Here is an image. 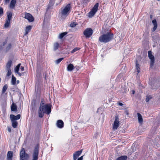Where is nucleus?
Listing matches in <instances>:
<instances>
[{"label": "nucleus", "instance_id": "nucleus-18", "mask_svg": "<svg viewBox=\"0 0 160 160\" xmlns=\"http://www.w3.org/2000/svg\"><path fill=\"white\" fill-rule=\"evenodd\" d=\"M152 23L154 25V27L153 28L152 30V31L153 32L155 31L157 29L158 27V24L156 19H154L152 20Z\"/></svg>", "mask_w": 160, "mask_h": 160}, {"label": "nucleus", "instance_id": "nucleus-26", "mask_svg": "<svg viewBox=\"0 0 160 160\" xmlns=\"http://www.w3.org/2000/svg\"><path fill=\"white\" fill-rule=\"evenodd\" d=\"M59 47V44L58 42L55 43L54 44V50L56 51L57 50Z\"/></svg>", "mask_w": 160, "mask_h": 160}, {"label": "nucleus", "instance_id": "nucleus-13", "mask_svg": "<svg viewBox=\"0 0 160 160\" xmlns=\"http://www.w3.org/2000/svg\"><path fill=\"white\" fill-rule=\"evenodd\" d=\"M56 125L58 128H62L64 127V124L62 120H58L57 121Z\"/></svg>", "mask_w": 160, "mask_h": 160}, {"label": "nucleus", "instance_id": "nucleus-38", "mask_svg": "<svg viewBox=\"0 0 160 160\" xmlns=\"http://www.w3.org/2000/svg\"><path fill=\"white\" fill-rule=\"evenodd\" d=\"M138 119L139 122L140 123V113L138 112L137 113Z\"/></svg>", "mask_w": 160, "mask_h": 160}, {"label": "nucleus", "instance_id": "nucleus-34", "mask_svg": "<svg viewBox=\"0 0 160 160\" xmlns=\"http://www.w3.org/2000/svg\"><path fill=\"white\" fill-rule=\"evenodd\" d=\"M80 49V48L76 47L74 48L72 51H71V53H73L79 50Z\"/></svg>", "mask_w": 160, "mask_h": 160}, {"label": "nucleus", "instance_id": "nucleus-32", "mask_svg": "<svg viewBox=\"0 0 160 160\" xmlns=\"http://www.w3.org/2000/svg\"><path fill=\"white\" fill-rule=\"evenodd\" d=\"M63 59H64V58H60L57 59V60H56V62H55L57 64H59Z\"/></svg>", "mask_w": 160, "mask_h": 160}, {"label": "nucleus", "instance_id": "nucleus-4", "mask_svg": "<svg viewBox=\"0 0 160 160\" xmlns=\"http://www.w3.org/2000/svg\"><path fill=\"white\" fill-rule=\"evenodd\" d=\"M39 144H36L34 148L32 155V160H38V158Z\"/></svg>", "mask_w": 160, "mask_h": 160}, {"label": "nucleus", "instance_id": "nucleus-23", "mask_svg": "<svg viewBox=\"0 0 160 160\" xmlns=\"http://www.w3.org/2000/svg\"><path fill=\"white\" fill-rule=\"evenodd\" d=\"M128 157L126 155L122 156L117 158L116 160H127Z\"/></svg>", "mask_w": 160, "mask_h": 160}, {"label": "nucleus", "instance_id": "nucleus-33", "mask_svg": "<svg viewBox=\"0 0 160 160\" xmlns=\"http://www.w3.org/2000/svg\"><path fill=\"white\" fill-rule=\"evenodd\" d=\"M77 24L74 22H72L70 24V26L72 28H73L75 27Z\"/></svg>", "mask_w": 160, "mask_h": 160}, {"label": "nucleus", "instance_id": "nucleus-22", "mask_svg": "<svg viewBox=\"0 0 160 160\" xmlns=\"http://www.w3.org/2000/svg\"><path fill=\"white\" fill-rule=\"evenodd\" d=\"M74 68V66L71 63L69 64L67 67V70L68 71H72Z\"/></svg>", "mask_w": 160, "mask_h": 160}, {"label": "nucleus", "instance_id": "nucleus-46", "mask_svg": "<svg viewBox=\"0 0 160 160\" xmlns=\"http://www.w3.org/2000/svg\"><path fill=\"white\" fill-rule=\"evenodd\" d=\"M127 51H128V50H127V49L125 50L124 51V53H125V54H127Z\"/></svg>", "mask_w": 160, "mask_h": 160}, {"label": "nucleus", "instance_id": "nucleus-36", "mask_svg": "<svg viewBox=\"0 0 160 160\" xmlns=\"http://www.w3.org/2000/svg\"><path fill=\"white\" fill-rule=\"evenodd\" d=\"M152 98V97L151 96H147L146 99V102H148L149 101V100H150V99L151 98Z\"/></svg>", "mask_w": 160, "mask_h": 160}, {"label": "nucleus", "instance_id": "nucleus-43", "mask_svg": "<svg viewBox=\"0 0 160 160\" xmlns=\"http://www.w3.org/2000/svg\"><path fill=\"white\" fill-rule=\"evenodd\" d=\"M117 103L120 106H122L123 105V104L121 102H118Z\"/></svg>", "mask_w": 160, "mask_h": 160}, {"label": "nucleus", "instance_id": "nucleus-12", "mask_svg": "<svg viewBox=\"0 0 160 160\" xmlns=\"http://www.w3.org/2000/svg\"><path fill=\"white\" fill-rule=\"evenodd\" d=\"M148 56L149 58L151 59V62L150 64L151 66H153L154 63L155 59L154 56L152 54V52L151 51H149L148 52Z\"/></svg>", "mask_w": 160, "mask_h": 160}, {"label": "nucleus", "instance_id": "nucleus-44", "mask_svg": "<svg viewBox=\"0 0 160 160\" xmlns=\"http://www.w3.org/2000/svg\"><path fill=\"white\" fill-rule=\"evenodd\" d=\"M10 1V0H5V3H9Z\"/></svg>", "mask_w": 160, "mask_h": 160}, {"label": "nucleus", "instance_id": "nucleus-2", "mask_svg": "<svg viewBox=\"0 0 160 160\" xmlns=\"http://www.w3.org/2000/svg\"><path fill=\"white\" fill-rule=\"evenodd\" d=\"M114 35L110 32H107L101 35L99 38V41L101 42L106 43L110 41L113 38Z\"/></svg>", "mask_w": 160, "mask_h": 160}, {"label": "nucleus", "instance_id": "nucleus-8", "mask_svg": "<svg viewBox=\"0 0 160 160\" xmlns=\"http://www.w3.org/2000/svg\"><path fill=\"white\" fill-rule=\"evenodd\" d=\"M71 9V6L70 4H68L64 8L62 11L61 14L63 16H67L69 13L68 12Z\"/></svg>", "mask_w": 160, "mask_h": 160}, {"label": "nucleus", "instance_id": "nucleus-47", "mask_svg": "<svg viewBox=\"0 0 160 160\" xmlns=\"http://www.w3.org/2000/svg\"><path fill=\"white\" fill-rule=\"evenodd\" d=\"M135 92L134 90H132V94H134V93H135Z\"/></svg>", "mask_w": 160, "mask_h": 160}, {"label": "nucleus", "instance_id": "nucleus-40", "mask_svg": "<svg viewBox=\"0 0 160 160\" xmlns=\"http://www.w3.org/2000/svg\"><path fill=\"white\" fill-rule=\"evenodd\" d=\"M20 69L22 71H23L24 70V67L23 66H21Z\"/></svg>", "mask_w": 160, "mask_h": 160}, {"label": "nucleus", "instance_id": "nucleus-30", "mask_svg": "<svg viewBox=\"0 0 160 160\" xmlns=\"http://www.w3.org/2000/svg\"><path fill=\"white\" fill-rule=\"evenodd\" d=\"M6 70L8 71V72L7 74V76L8 77H9L12 74L11 69H6Z\"/></svg>", "mask_w": 160, "mask_h": 160}, {"label": "nucleus", "instance_id": "nucleus-49", "mask_svg": "<svg viewBox=\"0 0 160 160\" xmlns=\"http://www.w3.org/2000/svg\"><path fill=\"white\" fill-rule=\"evenodd\" d=\"M152 15H150V18L151 19H152Z\"/></svg>", "mask_w": 160, "mask_h": 160}, {"label": "nucleus", "instance_id": "nucleus-35", "mask_svg": "<svg viewBox=\"0 0 160 160\" xmlns=\"http://www.w3.org/2000/svg\"><path fill=\"white\" fill-rule=\"evenodd\" d=\"M3 14V10L2 7H0V16H2Z\"/></svg>", "mask_w": 160, "mask_h": 160}, {"label": "nucleus", "instance_id": "nucleus-16", "mask_svg": "<svg viewBox=\"0 0 160 160\" xmlns=\"http://www.w3.org/2000/svg\"><path fill=\"white\" fill-rule=\"evenodd\" d=\"M21 115L20 114H18L16 116L13 114L10 115V118L11 120H16L19 119Z\"/></svg>", "mask_w": 160, "mask_h": 160}, {"label": "nucleus", "instance_id": "nucleus-7", "mask_svg": "<svg viewBox=\"0 0 160 160\" xmlns=\"http://www.w3.org/2000/svg\"><path fill=\"white\" fill-rule=\"evenodd\" d=\"M99 7L98 3H96L94 7L89 12V15L92 17L93 16L97 11Z\"/></svg>", "mask_w": 160, "mask_h": 160}, {"label": "nucleus", "instance_id": "nucleus-29", "mask_svg": "<svg viewBox=\"0 0 160 160\" xmlns=\"http://www.w3.org/2000/svg\"><path fill=\"white\" fill-rule=\"evenodd\" d=\"M67 32H65L60 33L59 36V38L60 39L62 38L65 36L67 34Z\"/></svg>", "mask_w": 160, "mask_h": 160}, {"label": "nucleus", "instance_id": "nucleus-31", "mask_svg": "<svg viewBox=\"0 0 160 160\" xmlns=\"http://www.w3.org/2000/svg\"><path fill=\"white\" fill-rule=\"evenodd\" d=\"M12 47V44L11 43H9L8 44V46L6 48V51H9L11 48Z\"/></svg>", "mask_w": 160, "mask_h": 160}, {"label": "nucleus", "instance_id": "nucleus-17", "mask_svg": "<svg viewBox=\"0 0 160 160\" xmlns=\"http://www.w3.org/2000/svg\"><path fill=\"white\" fill-rule=\"evenodd\" d=\"M13 152L12 151H9L8 152L7 154V160H12L13 157Z\"/></svg>", "mask_w": 160, "mask_h": 160}, {"label": "nucleus", "instance_id": "nucleus-10", "mask_svg": "<svg viewBox=\"0 0 160 160\" xmlns=\"http://www.w3.org/2000/svg\"><path fill=\"white\" fill-rule=\"evenodd\" d=\"M118 116H116L115 117V120L114 121L113 126V129L114 130L117 129L119 126L120 122Z\"/></svg>", "mask_w": 160, "mask_h": 160}, {"label": "nucleus", "instance_id": "nucleus-25", "mask_svg": "<svg viewBox=\"0 0 160 160\" xmlns=\"http://www.w3.org/2000/svg\"><path fill=\"white\" fill-rule=\"evenodd\" d=\"M12 123V126L13 128H16L18 125V123L16 120H11Z\"/></svg>", "mask_w": 160, "mask_h": 160}, {"label": "nucleus", "instance_id": "nucleus-11", "mask_svg": "<svg viewBox=\"0 0 160 160\" xmlns=\"http://www.w3.org/2000/svg\"><path fill=\"white\" fill-rule=\"evenodd\" d=\"M25 18L27 19L30 22H31L34 20V18L32 15L30 13L25 12L24 13Z\"/></svg>", "mask_w": 160, "mask_h": 160}, {"label": "nucleus", "instance_id": "nucleus-27", "mask_svg": "<svg viewBox=\"0 0 160 160\" xmlns=\"http://www.w3.org/2000/svg\"><path fill=\"white\" fill-rule=\"evenodd\" d=\"M8 88V85L6 84L5 85L3 86V87L2 88V94H4L5 93L6 90Z\"/></svg>", "mask_w": 160, "mask_h": 160}, {"label": "nucleus", "instance_id": "nucleus-20", "mask_svg": "<svg viewBox=\"0 0 160 160\" xmlns=\"http://www.w3.org/2000/svg\"><path fill=\"white\" fill-rule=\"evenodd\" d=\"M16 0H12L10 4V8H14L16 4Z\"/></svg>", "mask_w": 160, "mask_h": 160}, {"label": "nucleus", "instance_id": "nucleus-5", "mask_svg": "<svg viewBox=\"0 0 160 160\" xmlns=\"http://www.w3.org/2000/svg\"><path fill=\"white\" fill-rule=\"evenodd\" d=\"M93 33L92 29L90 28H87L83 31V34L86 38H90Z\"/></svg>", "mask_w": 160, "mask_h": 160}, {"label": "nucleus", "instance_id": "nucleus-39", "mask_svg": "<svg viewBox=\"0 0 160 160\" xmlns=\"http://www.w3.org/2000/svg\"><path fill=\"white\" fill-rule=\"evenodd\" d=\"M7 41H8V38H7L5 40V41L3 43H2V45L3 46L5 45L6 43H7Z\"/></svg>", "mask_w": 160, "mask_h": 160}, {"label": "nucleus", "instance_id": "nucleus-1", "mask_svg": "<svg viewBox=\"0 0 160 160\" xmlns=\"http://www.w3.org/2000/svg\"><path fill=\"white\" fill-rule=\"evenodd\" d=\"M51 105L50 104H46L44 106H40L38 109V117L40 118H42L44 113L49 114L51 112Z\"/></svg>", "mask_w": 160, "mask_h": 160}, {"label": "nucleus", "instance_id": "nucleus-15", "mask_svg": "<svg viewBox=\"0 0 160 160\" xmlns=\"http://www.w3.org/2000/svg\"><path fill=\"white\" fill-rule=\"evenodd\" d=\"M21 65V63H19L18 65L17 66L15 67V72L17 73L19 76L22 75L24 73H21L19 72V69Z\"/></svg>", "mask_w": 160, "mask_h": 160}, {"label": "nucleus", "instance_id": "nucleus-41", "mask_svg": "<svg viewBox=\"0 0 160 160\" xmlns=\"http://www.w3.org/2000/svg\"><path fill=\"white\" fill-rule=\"evenodd\" d=\"M75 68L76 69L77 71H78L80 68L78 66H76Z\"/></svg>", "mask_w": 160, "mask_h": 160}, {"label": "nucleus", "instance_id": "nucleus-24", "mask_svg": "<svg viewBox=\"0 0 160 160\" xmlns=\"http://www.w3.org/2000/svg\"><path fill=\"white\" fill-rule=\"evenodd\" d=\"M17 106L14 103H13L11 106V110L13 111H15L17 110Z\"/></svg>", "mask_w": 160, "mask_h": 160}, {"label": "nucleus", "instance_id": "nucleus-3", "mask_svg": "<svg viewBox=\"0 0 160 160\" xmlns=\"http://www.w3.org/2000/svg\"><path fill=\"white\" fill-rule=\"evenodd\" d=\"M12 13L11 11H8L7 12V17L5 21L4 27L8 28L10 25V21H11Z\"/></svg>", "mask_w": 160, "mask_h": 160}, {"label": "nucleus", "instance_id": "nucleus-6", "mask_svg": "<svg viewBox=\"0 0 160 160\" xmlns=\"http://www.w3.org/2000/svg\"><path fill=\"white\" fill-rule=\"evenodd\" d=\"M20 160H27L29 158V155L25 153L24 148H22L20 153Z\"/></svg>", "mask_w": 160, "mask_h": 160}, {"label": "nucleus", "instance_id": "nucleus-21", "mask_svg": "<svg viewBox=\"0 0 160 160\" xmlns=\"http://www.w3.org/2000/svg\"><path fill=\"white\" fill-rule=\"evenodd\" d=\"M12 62L11 60H9L8 61L6 65V69H11V67Z\"/></svg>", "mask_w": 160, "mask_h": 160}, {"label": "nucleus", "instance_id": "nucleus-48", "mask_svg": "<svg viewBox=\"0 0 160 160\" xmlns=\"http://www.w3.org/2000/svg\"><path fill=\"white\" fill-rule=\"evenodd\" d=\"M8 131L9 132H11V130L10 129V128H8Z\"/></svg>", "mask_w": 160, "mask_h": 160}, {"label": "nucleus", "instance_id": "nucleus-9", "mask_svg": "<svg viewBox=\"0 0 160 160\" xmlns=\"http://www.w3.org/2000/svg\"><path fill=\"white\" fill-rule=\"evenodd\" d=\"M140 62V56L137 55L135 59V67L136 68L137 72L139 73L140 72V68L139 62Z\"/></svg>", "mask_w": 160, "mask_h": 160}, {"label": "nucleus", "instance_id": "nucleus-28", "mask_svg": "<svg viewBox=\"0 0 160 160\" xmlns=\"http://www.w3.org/2000/svg\"><path fill=\"white\" fill-rule=\"evenodd\" d=\"M16 78L13 75L12 76L11 80V83L12 84L14 85L16 84Z\"/></svg>", "mask_w": 160, "mask_h": 160}, {"label": "nucleus", "instance_id": "nucleus-14", "mask_svg": "<svg viewBox=\"0 0 160 160\" xmlns=\"http://www.w3.org/2000/svg\"><path fill=\"white\" fill-rule=\"evenodd\" d=\"M82 152V150L76 152L73 154V158L74 160H76L78 157L81 154Z\"/></svg>", "mask_w": 160, "mask_h": 160}, {"label": "nucleus", "instance_id": "nucleus-50", "mask_svg": "<svg viewBox=\"0 0 160 160\" xmlns=\"http://www.w3.org/2000/svg\"><path fill=\"white\" fill-rule=\"evenodd\" d=\"M158 1H160V0H158Z\"/></svg>", "mask_w": 160, "mask_h": 160}, {"label": "nucleus", "instance_id": "nucleus-45", "mask_svg": "<svg viewBox=\"0 0 160 160\" xmlns=\"http://www.w3.org/2000/svg\"><path fill=\"white\" fill-rule=\"evenodd\" d=\"M143 121V119L141 115V124Z\"/></svg>", "mask_w": 160, "mask_h": 160}, {"label": "nucleus", "instance_id": "nucleus-19", "mask_svg": "<svg viewBox=\"0 0 160 160\" xmlns=\"http://www.w3.org/2000/svg\"><path fill=\"white\" fill-rule=\"evenodd\" d=\"M32 26L30 25H29L26 27L25 32L24 33V35H26L28 34V33L30 32Z\"/></svg>", "mask_w": 160, "mask_h": 160}, {"label": "nucleus", "instance_id": "nucleus-37", "mask_svg": "<svg viewBox=\"0 0 160 160\" xmlns=\"http://www.w3.org/2000/svg\"><path fill=\"white\" fill-rule=\"evenodd\" d=\"M43 101H44V100L43 99H42V101H41V102L40 103V106H44V105L45 104H44V103L43 102Z\"/></svg>", "mask_w": 160, "mask_h": 160}, {"label": "nucleus", "instance_id": "nucleus-42", "mask_svg": "<svg viewBox=\"0 0 160 160\" xmlns=\"http://www.w3.org/2000/svg\"><path fill=\"white\" fill-rule=\"evenodd\" d=\"M83 156H81L80 157L78 158V160H83Z\"/></svg>", "mask_w": 160, "mask_h": 160}]
</instances>
